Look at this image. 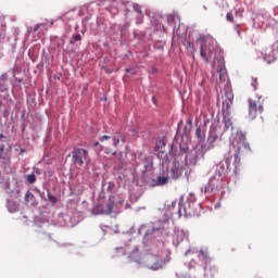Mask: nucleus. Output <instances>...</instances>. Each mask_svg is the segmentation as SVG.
<instances>
[{
	"label": "nucleus",
	"instance_id": "obj_28",
	"mask_svg": "<svg viewBox=\"0 0 278 278\" xmlns=\"http://www.w3.org/2000/svg\"><path fill=\"white\" fill-rule=\"evenodd\" d=\"M4 150H5V144L0 143V159H1V155H3Z\"/></svg>",
	"mask_w": 278,
	"mask_h": 278
},
{
	"label": "nucleus",
	"instance_id": "obj_30",
	"mask_svg": "<svg viewBox=\"0 0 278 278\" xmlns=\"http://www.w3.org/2000/svg\"><path fill=\"white\" fill-rule=\"evenodd\" d=\"M38 29H40V24H36L34 27V31H38Z\"/></svg>",
	"mask_w": 278,
	"mask_h": 278
},
{
	"label": "nucleus",
	"instance_id": "obj_35",
	"mask_svg": "<svg viewBox=\"0 0 278 278\" xmlns=\"http://www.w3.org/2000/svg\"><path fill=\"white\" fill-rule=\"evenodd\" d=\"M252 86H253V88H254V90H255V88H256V87H255V84L252 83Z\"/></svg>",
	"mask_w": 278,
	"mask_h": 278
},
{
	"label": "nucleus",
	"instance_id": "obj_11",
	"mask_svg": "<svg viewBox=\"0 0 278 278\" xmlns=\"http://www.w3.org/2000/svg\"><path fill=\"white\" fill-rule=\"evenodd\" d=\"M119 142H123V143L126 142L125 135H123L121 132H115L113 135V144H114V147H118Z\"/></svg>",
	"mask_w": 278,
	"mask_h": 278
},
{
	"label": "nucleus",
	"instance_id": "obj_6",
	"mask_svg": "<svg viewBox=\"0 0 278 278\" xmlns=\"http://www.w3.org/2000/svg\"><path fill=\"white\" fill-rule=\"evenodd\" d=\"M248 110L250 118H256L258 114L264 112V98L261 96L257 99L248 100Z\"/></svg>",
	"mask_w": 278,
	"mask_h": 278
},
{
	"label": "nucleus",
	"instance_id": "obj_36",
	"mask_svg": "<svg viewBox=\"0 0 278 278\" xmlns=\"http://www.w3.org/2000/svg\"><path fill=\"white\" fill-rule=\"evenodd\" d=\"M153 102L155 103V97H152Z\"/></svg>",
	"mask_w": 278,
	"mask_h": 278
},
{
	"label": "nucleus",
	"instance_id": "obj_24",
	"mask_svg": "<svg viewBox=\"0 0 278 278\" xmlns=\"http://www.w3.org/2000/svg\"><path fill=\"white\" fill-rule=\"evenodd\" d=\"M264 60L267 62V64H270V62H275V56H264Z\"/></svg>",
	"mask_w": 278,
	"mask_h": 278
},
{
	"label": "nucleus",
	"instance_id": "obj_10",
	"mask_svg": "<svg viewBox=\"0 0 278 278\" xmlns=\"http://www.w3.org/2000/svg\"><path fill=\"white\" fill-rule=\"evenodd\" d=\"M184 175V167L179 166V163H174L170 169L172 179H179Z\"/></svg>",
	"mask_w": 278,
	"mask_h": 278
},
{
	"label": "nucleus",
	"instance_id": "obj_12",
	"mask_svg": "<svg viewBox=\"0 0 278 278\" xmlns=\"http://www.w3.org/2000/svg\"><path fill=\"white\" fill-rule=\"evenodd\" d=\"M8 90V75L2 74L0 76V92H5Z\"/></svg>",
	"mask_w": 278,
	"mask_h": 278
},
{
	"label": "nucleus",
	"instance_id": "obj_4",
	"mask_svg": "<svg viewBox=\"0 0 278 278\" xmlns=\"http://www.w3.org/2000/svg\"><path fill=\"white\" fill-rule=\"evenodd\" d=\"M114 210V198L99 199L96 206L92 208L91 213L97 216L99 214H112Z\"/></svg>",
	"mask_w": 278,
	"mask_h": 278
},
{
	"label": "nucleus",
	"instance_id": "obj_5",
	"mask_svg": "<svg viewBox=\"0 0 278 278\" xmlns=\"http://www.w3.org/2000/svg\"><path fill=\"white\" fill-rule=\"evenodd\" d=\"M223 174L217 169L215 175L210 178L207 186L202 190V192H204V194H212L214 190H223Z\"/></svg>",
	"mask_w": 278,
	"mask_h": 278
},
{
	"label": "nucleus",
	"instance_id": "obj_17",
	"mask_svg": "<svg viewBox=\"0 0 278 278\" xmlns=\"http://www.w3.org/2000/svg\"><path fill=\"white\" fill-rule=\"evenodd\" d=\"M162 147H166V143L164 142V139L157 141L156 146H155V149L156 151H159L160 153H162Z\"/></svg>",
	"mask_w": 278,
	"mask_h": 278
},
{
	"label": "nucleus",
	"instance_id": "obj_13",
	"mask_svg": "<svg viewBox=\"0 0 278 278\" xmlns=\"http://www.w3.org/2000/svg\"><path fill=\"white\" fill-rule=\"evenodd\" d=\"M216 140H218V135L216 134H211L208 137H207V142H208V147L207 149H214V143L216 142Z\"/></svg>",
	"mask_w": 278,
	"mask_h": 278
},
{
	"label": "nucleus",
	"instance_id": "obj_27",
	"mask_svg": "<svg viewBox=\"0 0 278 278\" xmlns=\"http://www.w3.org/2000/svg\"><path fill=\"white\" fill-rule=\"evenodd\" d=\"M111 138L112 137L104 135V136L100 137V142H105V140H110Z\"/></svg>",
	"mask_w": 278,
	"mask_h": 278
},
{
	"label": "nucleus",
	"instance_id": "obj_9",
	"mask_svg": "<svg viewBox=\"0 0 278 278\" xmlns=\"http://www.w3.org/2000/svg\"><path fill=\"white\" fill-rule=\"evenodd\" d=\"M223 114H229V110H231V105H233V94L231 92L225 93L223 97Z\"/></svg>",
	"mask_w": 278,
	"mask_h": 278
},
{
	"label": "nucleus",
	"instance_id": "obj_19",
	"mask_svg": "<svg viewBox=\"0 0 278 278\" xmlns=\"http://www.w3.org/2000/svg\"><path fill=\"white\" fill-rule=\"evenodd\" d=\"M48 200L50 201V203H58V198L51 194V192L49 191H48Z\"/></svg>",
	"mask_w": 278,
	"mask_h": 278
},
{
	"label": "nucleus",
	"instance_id": "obj_32",
	"mask_svg": "<svg viewBox=\"0 0 278 278\" xmlns=\"http://www.w3.org/2000/svg\"><path fill=\"white\" fill-rule=\"evenodd\" d=\"M125 71H126V73H131V70H129V68H126Z\"/></svg>",
	"mask_w": 278,
	"mask_h": 278
},
{
	"label": "nucleus",
	"instance_id": "obj_23",
	"mask_svg": "<svg viewBox=\"0 0 278 278\" xmlns=\"http://www.w3.org/2000/svg\"><path fill=\"white\" fill-rule=\"evenodd\" d=\"M72 40H74L75 42H79V40H81V35L76 34L72 37Z\"/></svg>",
	"mask_w": 278,
	"mask_h": 278
},
{
	"label": "nucleus",
	"instance_id": "obj_39",
	"mask_svg": "<svg viewBox=\"0 0 278 278\" xmlns=\"http://www.w3.org/2000/svg\"><path fill=\"white\" fill-rule=\"evenodd\" d=\"M71 45H74V41H71Z\"/></svg>",
	"mask_w": 278,
	"mask_h": 278
},
{
	"label": "nucleus",
	"instance_id": "obj_2",
	"mask_svg": "<svg viewBox=\"0 0 278 278\" xmlns=\"http://www.w3.org/2000/svg\"><path fill=\"white\" fill-rule=\"evenodd\" d=\"M249 153H251V147L247 142V137L241 135L237 141V148L233 154L235 173H238V168H240V157H244V155H249Z\"/></svg>",
	"mask_w": 278,
	"mask_h": 278
},
{
	"label": "nucleus",
	"instance_id": "obj_18",
	"mask_svg": "<svg viewBox=\"0 0 278 278\" xmlns=\"http://www.w3.org/2000/svg\"><path fill=\"white\" fill-rule=\"evenodd\" d=\"M26 179H27L28 184H36V175L35 174L27 175Z\"/></svg>",
	"mask_w": 278,
	"mask_h": 278
},
{
	"label": "nucleus",
	"instance_id": "obj_3",
	"mask_svg": "<svg viewBox=\"0 0 278 278\" xmlns=\"http://www.w3.org/2000/svg\"><path fill=\"white\" fill-rule=\"evenodd\" d=\"M212 78L216 79L217 85L227 81V67H225L224 60L213 62Z\"/></svg>",
	"mask_w": 278,
	"mask_h": 278
},
{
	"label": "nucleus",
	"instance_id": "obj_21",
	"mask_svg": "<svg viewBox=\"0 0 278 278\" xmlns=\"http://www.w3.org/2000/svg\"><path fill=\"white\" fill-rule=\"evenodd\" d=\"M226 21H228V23H233V13L231 12L227 13Z\"/></svg>",
	"mask_w": 278,
	"mask_h": 278
},
{
	"label": "nucleus",
	"instance_id": "obj_37",
	"mask_svg": "<svg viewBox=\"0 0 278 278\" xmlns=\"http://www.w3.org/2000/svg\"><path fill=\"white\" fill-rule=\"evenodd\" d=\"M254 84H257V79L254 80Z\"/></svg>",
	"mask_w": 278,
	"mask_h": 278
},
{
	"label": "nucleus",
	"instance_id": "obj_16",
	"mask_svg": "<svg viewBox=\"0 0 278 278\" xmlns=\"http://www.w3.org/2000/svg\"><path fill=\"white\" fill-rule=\"evenodd\" d=\"M199 260L205 262L207 260V251L200 250L198 254Z\"/></svg>",
	"mask_w": 278,
	"mask_h": 278
},
{
	"label": "nucleus",
	"instance_id": "obj_34",
	"mask_svg": "<svg viewBox=\"0 0 278 278\" xmlns=\"http://www.w3.org/2000/svg\"><path fill=\"white\" fill-rule=\"evenodd\" d=\"M1 138H4L3 134H0V139H1Z\"/></svg>",
	"mask_w": 278,
	"mask_h": 278
},
{
	"label": "nucleus",
	"instance_id": "obj_15",
	"mask_svg": "<svg viewBox=\"0 0 278 278\" xmlns=\"http://www.w3.org/2000/svg\"><path fill=\"white\" fill-rule=\"evenodd\" d=\"M168 184V177L166 176H159L156 178V186H166Z\"/></svg>",
	"mask_w": 278,
	"mask_h": 278
},
{
	"label": "nucleus",
	"instance_id": "obj_26",
	"mask_svg": "<svg viewBox=\"0 0 278 278\" xmlns=\"http://www.w3.org/2000/svg\"><path fill=\"white\" fill-rule=\"evenodd\" d=\"M228 170L231 168V159L226 157L225 160Z\"/></svg>",
	"mask_w": 278,
	"mask_h": 278
},
{
	"label": "nucleus",
	"instance_id": "obj_7",
	"mask_svg": "<svg viewBox=\"0 0 278 278\" xmlns=\"http://www.w3.org/2000/svg\"><path fill=\"white\" fill-rule=\"evenodd\" d=\"M72 157L76 166H84V164H88V162H90L88 150L84 148H75L72 152Z\"/></svg>",
	"mask_w": 278,
	"mask_h": 278
},
{
	"label": "nucleus",
	"instance_id": "obj_38",
	"mask_svg": "<svg viewBox=\"0 0 278 278\" xmlns=\"http://www.w3.org/2000/svg\"><path fill=\"white\" fill-rule=\"evenodd\" d=\"M179 206L181 207V200H180V202H179Z\"/></svg>",
	"mask_w": 278,
	"mask_h": 278
},
{
	"label": "nucleus",
	"instance_id": "obj_33",
	"mask_svg": "<svg viewBox=\"0 0 278 278\" xmlns=\"http://www.w3.org/2000/svg\"><path fill=\"white\" fill-rule=\"evenodd\" d=\"M94 147H99V141H97V142L94 143Z\"/></svg>",
	"mask_w": 278,
	"mask_h": 278
},
{
	"label": "nucleus",
	"instance_id": "obj_20",
	"mask_svg": "<svg viewBox=\"0 0 278 278\" xmlns=\"http://www.w3.org/2000/svg\"><path fill=\"white\" fill-rule=\"evenodd\" d=\"M132 8H134L135 12H138V14H142V8L140 7V4L135 3V4H132Z\"/></svg>",
	"mask_w": 278,
	"mask_h": 278
},
{
	"label": "nucleus",
	"instance_id": "obj_1",
	"mask_svg": "<svg viewBox=\"0 0 278 278\" xmlns=\"http://www.w3.org/2000/svg\"><path fill=\"white\" fill-rule=\"evenodd\" d=\"M198 42H200V55L202 60L206 64H210L212 58H214V53H216V41L210 36L201 35L198 38Z\"/></svg>",
	"mask_w": 278,
	"mask_h": 278
},
{
	"label": "nucleus",
	"instance_id": "obj_14",
	"mask_svg": "<svg viewBox=\"0 0 278 278\" xmlns=\"http://www.w3.org/2000/svg\"><path fill=\"white\" fill-rule=\"evenodd\" d=\"M195 137L199 143L203 142L205 140V131H203L201 127H198L195 129Z\"/></svg>",
	"mask_w": 278,
	"mask_h": 278
},
{
	"label": "nucleus",
	"instance_id": "obj_31",
	"mask_svg": "<svg viewBox=\"0 0 278 278\" xmlns=\"http://www.w3.org/2000/svg\"><path fill=\"white\" fill-rule=\"evenodd\" d=\"M105 73H108L109 75L112 73V70H105Z\"/></svg>",
	"mask_w": 278,
	"mask_h": 278
},
{
	"label": "nucleus",
	"instance_id": "obj_8",
	"mask_svg": "<svg viewBox=\"0 0 278 278\" xmlns=\"http://www.w3.org/2000/svg\"><path fill=\"white\" fill-rule=\"evenodd\" d=\"M146 264L151 270H160L162 268V258L157 255H148Z\"/></svg>",
	"mask_w": 278,
	"mask_h": 278
},
{
	"label": "nucleus",
	"instance_id": "obj_22",
	"mask_svg": "<svg viewBox=\"0 0 278 278\" xmlns=\"http://www.w3.org/2000/svg\"><path fill=\"white\" fill-rule=\"evenodd\" d=\"M30 199H34V194L31 192L27 191L25 194V201L29 202Z\"/></svg>",
	"mask_w": 278,
	"mask_h": 278
},
{
	"label": "nucleus",
	"instance_id": "obj_25",
	"mask_svg": "<svg viewBox=\"0 0 278 278\" xmlns=\"http://www.w3.org/2000/svg\"><path fill=\"white\" fill-rule=\"evenodd\" d=\"M185 47H189V49H192V51H195L194 45H192V42L190 41H186Z\"/></svg>",
	"mask_w": 278,
	"mask_h": 278
},
{
	"label": "nucleus",
	"instance_id": "obj_29",
	"mask_svg": "<svg viewBox=\"0 0 278 278\" xmlns=\"http://www.w3.org/2000/svg\"><path fill=\"white\" fill-rule=\"evenodd\" d=\"M233 29L237 31V35L240 36V25L239 24H236L233 26Z\"/></svg>",
	"mask_w": 278,
	"mask_h": 278
}]
</instances>
